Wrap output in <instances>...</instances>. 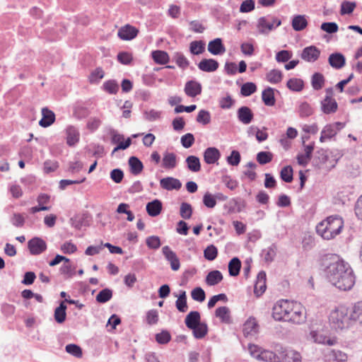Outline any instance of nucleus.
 I'll return each instance as SVG.
<instances>
[{"instance_id":"f257e3e1","label":"nucleus","mask_w":362,"mask_h":362,"mask_svg":"<svg viewBox=\"0 0 362 362\" xmlns=\"http://www.w3.org/2000/svg\"><path fill=\"white\" fill-rule=\"evenodd\" d=\"M325 272L328 281L341 291L351 290L356 276L349 264L335 254H327L322 258Z\"/></svg>"},{"instance_id":"f03ea898","label":"nucleus","mask_w":362,"mask_h":362,"mask_svg":"<svg viewBox=\"0 0 362 362\" xmlns=\"http://www.w3.org/2000/svg\"><path fill=\"white\" fill-rule=\"evenodd\" d=\"M343 226L344 221L341 217L330 216L317 225L316 232L322 238L331 240L341 233Z\"/></svg>"},{"instance_id":"7ed1b4c3","label":"nucleus","mask_w":362,"mask_h":362,"mask_svg":"<svg viewBox=\"0 0 362 362\" xmlns=\"http://www.w3.org/2000/svg\"><path fill=\"white\" fill-rule=\"evenodd\" d=\"M329 320L332 327L337 330L348 328L353 321L351 310L344 305L339 306L331 312Z\"/></svg>"},{"instance_id":"20e7f679","label":"nucleus","mask_w":362,"mask_h":362,"mask_svg":"<svg viewBox=\"0 0 362 362\" xmlns=\"http://www.w3.org/2000/svg\"><path fill=\"white\" fill-rule=\"evenodd\" d=\"M281 21L273 16L260 17L257 21V29L260 34L268 35L271 31L280 26Z\"/></svg>"},{"instance_id":"39448f33","label":"nucleus","mask_w":362,"mask_h":362,"mask_svg":"<svg viewBox=\"0 0 362 362\" xmlns=\"http://www.w3.org/2000/svg\"><path fill=\"white\" fill-rule=\"evenodd\" d=\"M248 351L252 356L258 360L266 362H278L279 360L276 353L269 350H264L259 346L254 344H248Z\"/></svg>"},{"instance_id":"423d86ee","label":"nucleus","mask_w":362,"mask_h":362,"mask_svg":"<svg viewBox=\"0 0 362 362\" xmlns=\"http://www.w3.org/2000/svg\"><path fill=\"white\" fill-rule=\"evenodd\" d=\"M332 151H329L328 150L324 148H320L315 153V156L313 158V163L315 165H320L322 164H325L332 158V160L330 161L332 167H334L335 164L337 163L338 160L341 157L339 153H337L333 156Z\"/></svg>"},{"instance_id":"0eeeda50","label":"nucleus","mask_w":362,"mask_h":362,"mask_svg":"<svg viewBox=\"0 0 362 362\" xmlns=\"http://www.w3.org/2000/svg\"><path fill=\"white\" fill-rule=\"evenodd\" d=\"M291 301L288 300H281L278 301L273 307L272 316L275 320L286 321L288 319Z\"/></svg>"},{"instance_id":"6e6552de","label":"nucleus","mask_w":362,"mask_h":362,"mask_svg":"<svg viewBox=\"0 0 362 362\" xmlns=\"http://www.w3.org/2000/svg\"><path fill=\"white\" fill-rule=\"evenodd\" d=\"M290 308L291 310H289L288 319L286 320V322H290L294 324H301L304 322L306 317L305 309L301 305L296 302L291 301Z\"/></svg>"},{"instance_id":"1a4fd4ad","label":"nucleus","mask_w":362,"mask_h":362,"mask_svg":"<svg viewBox=\"0 0 362 362\" xmlns=\"http://www.w3.org/2000/svg\"><path fill=\"white\" fill-rule=\"evenodd\" d=\"M277 351L279 352L277 357L279 358L278 362H301V356L296 351L283 347H281Z\"/></svg>"},{"instance_id":"9d476101","label":"nucleus","mask_w":362,"mask_h":362,"mask_svg":"<svg viewBox=\"0 0 362 362\" xmlns=\"http://www.w3.org/2000/svg\"><path fill=\"white\" fill-rule=\"evenodd\" d=\"M28 247L31 255H38L47 250V244L42 238L35 237L28 242Z\"/></svg>"},{"instance_id":"9b49d317","label":"nucleus","mask_w":362,"mask_h":362,"mask_svg":"<svg viewBox=\"0 0 362 362\" xmlns=\"http://www.w3.org/2000/svg\"><path fill=\"white\" fill-rule=\"evenodd\" d=\"M162 252L166 260L170 262L172 270L177 271L180 267V262L176 253L168 245L162 248Z\"/></svg>"},{"instance_id":"f8f14e48","label":"nucleus","mask_w":362,"mask_h":362,"mask_svg":"<svg viewBox=\"0 0 362 362\" xmlns=\"http://www.w3.org/2000/svg\"><path fill=\"white\" fill-rule=\"evenodd\" d=\"M320 55V50L314 45L305 47L300 54L301 59L308 62H315Z\"/></svg>"},{"instance_id":"ddd939ff","label":"nucleus","mask_w":362,"mask_h":362,"mask_svg":"<svg viewBox=\"0 0 362 362\" xmlns=\"http://www.w3.org/2000/svg\"><path fill=\"white\" fill-rule=\"evenodd\" d=\"M259 326L255 317H250L243 325V332L245 337H252L257 334Z\"/></svg>"},{"instance_id":"4468645a","label":"nucleus","mask_w":362,"mask_h":362,"mask_svg":"<svg viewBox=\"0 0 362 362\" xmlns=\"http://www.w3.org/2000/svg\"><path fill=\"white\" fill-rule=\"evenodd\" d=\"M138 33L137 28L130 25H126L119 29L117 35L122 40H132L137 36Z\"/></svg>"},{"instance_id":"2eb2a0df","label":"nucleus","mask_w":362,"mask_h":362,"mask_svg":"<svg viewBox=\"0 0 362 362\" xmlns=\"http://www.w3.org/2000/svg\"><path fill=\"white\" fill-rule=\"evenodd\" d=\"M160 186L168 191L179 190L182 187V182L177 178L167 177L160 180Z\"/></svg>"},{"instance_id":"dca6fc26","label":"nucleus","mask_w":362,"mask_h":362,"mask_svg":"<svg viewBox=\"0 0 362 362\" xmlns=\"http://www.w3.org/2000/svg\"><path fill=\"white\" fill-rule=\"evenodd\" d=\"M237 117L241 123L249 124L254 119V114L250 107L242 106L237 110Z\"/></svg>"},{"instance_id":"f3484780","label":"nucleus","mask_w":362,"mask_h":362,"mask_svg":"<svg viewBox=\"0 0 362 362\" xmlns=\"http://www.w3.org/2000/svg\"><path fill=\"white\" fill-rule=\"evenodd\" d=\"M221 158V153L216 147H209L204 152V160L206 164H214Z\"/></svg>"},{"instance_id":"a211bd4d","label":"nucleus","mask_w":362,"mask_h":362,"mask_svg":"<svg viewBox=\"0 0 362 362\" xmlns=\"http://www.w3.org/2000/svg\"><path fill=\"white\" fill-rule=\"evenodd\" d=\"M202 85L196 81H189L185 83V93L189 97H196L202 93Z\"/></svg>"},{"instance_id":"6ab92c4d","label":"nucleus","mask_w":362,"mask_h":362,"mask_svg":"<svg viewBox=\"0 0 362 362\" xmlns=\"http://www.w3.org/2000/svg\"><path fill=\"white\" fill-rule=\"evenodd\" d=\"M208 51L214 55H221L226 52V47L221 38H216L208 44Z\"/></svg>"},{"instance_id":"aec40b11","label":"nucleus","mask_w":362,"mask_h":362,"mask_svg":"<svg viewBox=\"0 0 362 362\" xmlns=\"http://www.w3.org/2000/svg\"><path fill=\"white\" fill-rule=\"evenodd\" d=\"M198 68L205 72H214L219 66L218 62L214 59H203L197 64Z\"/></svg>"},{"instance_id":"412c9836","label":"nucleus","mask_w":362,"mask_h":362,"mask_svg":"<svg viewBox=\"0 0 362 362\" xmlns=\"http://www.w3.org/2000/svg\"><path fill=\"white\" fill-rule=\"evenodd\" d=\"M328 62L332 68L339 69L345 65L346 59L341 53L335 52L329 55Z\"/></svg>"},{"instance_id":"4be33fe9","label":"nucleus","mask_w":362,"mask_h":362,"mask_svg":"<svg viewBox=\"0 0 362 362\" xmlns=\"http://www.w3.org/2000/svg\"><path fill=\"white\" fill-rule=\"evenodd\" d=\"M42 117L39 122L40 126L42 127H48L52 125L55 121V115L53 111L47 107L42 109Z\"/></svg>"},{"instance_id":"5701e85b","label":"nucleus","mask_w":362,"mask_h":362,"mask_svg":"<svg viewBox=\"0 0 362 362\" xmlns=\"http://www.w3.org/2000/svg\"><path fill=\"white\" fill-rule=\"evenodd\" d=\"M266 288V273L261 271L257 274L254 292L257 296H259L265 291Z\"/></svg>"},{"instance_id":"b1692460","label":"nucleus","mask_w":362,"mask_h":362,"mask_svg":"<svg viewBox=\"0 0 362 362\" xmlns=\"http://www.w3.org/2000/svg\"><path fill=\"white\" fill-rule=\"evenodd\" d=\"M228 197L223 193L217 192L211 194L209 192H206L203 197V204H216V202H226Z\"/></svg>"},{"instance_id":"393cba45","label":"nucleus","mask_w":362,"mask_h":362,"mask_svg":"<svg viewBox=\"0 0 362 362\" xmlns=\"http://www.w3.org/2000/svg\"><path fill=\"white\" fill-rule=\"evenodd\" d=\"M66 144L69 146H75L79 141V132L74 126H69L66 129Z\"/></svg>"},{"instance_id":"a878e982","label":"nucleus","mask_w":362,"mask_h":362,"mask_svg":"<svg viewBox=\"0 0 362 362\" xmlns=\"http://www.w3.org/2000/svg\"><path fill=\"white\" fill-rule=\"evenodd\" d=\"M338 105L336 100L333 98L325 97L321 102V108L324 113L330 114L334 113L337 110Z\"/></svg>"},{"instance_id":"bb28decb","label":"nucleus","mask_w":362,"mask_h":362,"mask_svg":"<svg viewBox=\"0 0 362 362\" xmlns=\"http://www.w3.org/2000/svg\"><path fill=\"white\" fill-rule=\"evenodd\" d=\"M128 164L129 171L134 175H138L144 169L143 163L136 156H131L129 158Z\"/></svg>"},{"instance_id":"cd10ccee","label":"nucleus","mask_w":362,"mask_h":362,"mask_svg":"<svg viewBox=\"0 0 362 362\" xmlns=\"http://www.w3.org/2000/svg\"><path fill=\"white\" fill-rule=\"evenodd\" d=\"M177 165V156L174 153L165 152L162 160V167L165 169H173Z\"/></svg>"},{"instance_id":"c85d7f7f","label":"nucleus","mask_w":362,"mask_h":362,"mask_svg":"<svg viewBox=\"0 0 362 362\" xmlns=\"http://www.w3.org/2000/svg\"><path fill=\"white\" fill-rule=\"evenodd\" d=\"M223 279V274L218 270L209 272L206 276L205 282L209 286H216Z\"/></svg>"},{"instance_id":"c756f323","label":"nucleus","mask_w":362,"mask_h":362,"mask_svg":"<svg viewBox=\"0 0 362 362\" xmlns=\"http://www.w3.org/2000/svg\"><path fill=\"white\" fill-rule=\"evenodd\" d=\"M262 100L266 106H274L276 103L274 89L267 87L262 93Z\"/></svg>"},{"instance_id":"7c9ffc66","label":"nucleus","mask_w":362,"mask_h":362,"mask_svg":"<svg viewBox=\"0 0 362 362\" xmlns=\"http://www.w3.org/2000/svg\"><path fill=\"white\" fill-rule=\"evenodd\" d=\"M292 28L296 31H301L308 26V21L304 15H296L291 22Z\"/></svg>"},{"instance_id":"2f4dec72","label":"nucleus","mask_w":362,"mask_h":362,"mask_svg":"<svg viewBox=\"0 0 362 362\" xmlns=\"http://www.w3.org/2000/svg\"><path fill=\"white\" fill-rule=\"evenodd\" d=\"M185 322L189 329L194 328V326L201 322L200 313L198 311L189 312L185 317Z\"/></svg>"},{"instance_id":"473e14b6","label":"nucleus","mask_w":362,"mask_h":362,"mask_svg":"<svg viewBox=\"0 0 362 362\" xmlns=\"http://www.w3.org/2000/svg\"><path fill=\"white\" fill-rule=\"evenodd\" d=\"M215 315L223 323L229 324L231 322L230 311L226 306L218 308L215 311Z\"/></svg>"},{"instance_id":"72a5a7b5","label":"nucleus","mask_w":362,"mask_h":362,"mask_svg":"<svg viewBox=\"0 0 362 362\" xmlns=\"http://www.w3.org/2000/svg\"><path fill=\"white\" fill-rule=\"evenodd\" d=\"M151 57L156 64L161 65L166 64L170 60L168 54L163 50L153 51Z\"/></svg>"},{"instance_id":"f704fd0d","label":"nucleus","mask_w":362,"mask_h":362,"mask_svg":"<svg viewBox=\"0 0 362 362\" xmlns=\"http://www.w3.org/2000/svg\"><path fill=\"white\" fill-rule=\"evenodd\" d=\"M185 162L189 170L197 173L201 170V163L199 158L196 156H189L187 157Z\"/></svg>"},{"instance_id":"c9c22d12","label":"nucleus","mask_w":362,"mask_h":362,"mask_svg":"<svg viewBox=\"0 0 362 362\" xmlns=\"http://www.w3.org/2000/svg\"><path fill=\"white\" fill-rule=\"evenodd\" d=\"M66 305L64 301H62L59 305L54 310V320L57 323H63L66 317Z\"/></svg>"},{"instance_id":"e433bc0d","label":"nucleus","mask_w":362,"mask_h":362,"mask_svg":"<svg viewBox=\"0 0 362 362\" xmlns=\"http://www.w3.org/2000/svg\"><path fill=\"white\" fill-rule=\"evenodd\" d=\"M334 126L328 124L325 126L321 132V136L320 137V141L323 143L326 139H331L337 135L336 129L333 128Z\"/></svg>"},{"instance_id":"4c0bfd02","label":"nucleus","mask_w":362,"mask_h":362,"mask_svg":"<svg viewBox=\"0 0 362 362\" xmlns=\"http://www.w3.org/2000/svg\"><path fill=\"white\" fill-rule=\"evenodd\" d=\"M241 268V262L238 257H233L228 263V272L231 276L239 274Z\"/></svg>"},{"instance_id":"58836bf2","label":"nucleus","mask_w":362,"mask_h":362,"mask_svg":"<svg viewBox=\"0 0 362 362\" xmlns=\"http://www.w3.org/2000/svg\"><path fill=\"white\" fill-rule=\"evenodd\" d=\"M193 332V335L196 339L204 338L208 332L207 325L204 322H200L197 325L194 326V328L191 329Z\"/></svg>"},{"instance_id":"ea45409f","label":"nucleus","mask_w":362,"mask_h":362,"mask_svg":"<svg viewBox=\"0 0 362 362\" xmlns=\"http://www.w3.org/2000/svg\"><path fill=\"white\" fill-rule=\"evenodd\" d=\"M173 61H174L176 64L182 69H186L189 64V60L186 58L183 53L180 52H176L173 54Z\"/></svg>"},{"instance_id":"a19ab883","label":"nucleus","mask_w":362,"mask_h":362,"mask_svg":"<svg viewBox=\"0 0 362 362\" xmlns=\"http://www.w3.org/2000/svg\"><path fill=\"white\" fill-rule=\"evenodd\" d=\"M325 81V77L322 74L318 72L315 73L311 78L313 88L315 90H320L324 86Z\"/></svg>"},{"instance_id":"79ce46f5","label":"nucleus","mask_w":362,"mask_h":362,"mask_svg":"<svg viewBox=\"0 0 362 362\" xmlns=\"http://www.w3.org/2000/svg\"><path fill=\"white\" fill-rule=\"evenodd\" d=\"M102 88L103 90L111 95L116 94L119 88L117 82L114 79L105 81Z\"/></svg>"},{"instance_id":"37998d69","label":"nucleus","mask_w":362,"mask_h":362,"mask_svg":"<svg viewBox=\"0 0 362 362\" xmlns=\"http://www.w3.org/2000/svg\"><path fill=\"white\" fill-rule=\"evenodd\" d=\"M205 50V43L202 40H194L189 44V51L194 55H199Z\"/></svg>"},{"instance_id":"c03bdc74","label":"nucleus","mask_w":362,"mask_h":362,"mask_svg":"<svg viewBox=\"0 0 362 362\" xmlns=\"http://www.w3.org/2000/svg\"><path fill=\"white\" fill-rule=\"evenodd\" d=\"M353 321L358 322L362 325V301L355 303L351 309Z\"/></svg>"},{"instance_id":"a18cd8bd","label":"nucleus","mask_w":362,"mask_h":362,"mask_svg":"<svg viewBox=\"0 0 362 362\" xmlns=\"http://www.w3.org/2000/svg\"><path fill=\"white\" fill-rule=\"evenodd\" d=\"M276 247L272 245L266 249L262 250L261 256L266 262H272L276 256Z\"/></svg>"},{"instance_id":"49530a36","label":"nucleus","mask_w":362,"mask_h":362,"mask_svg":"<svg viewBox=\"0 0 362 362\" xmlns=\"http://www.w3.org/2000/svg\"><path fill=\"white\" fill-rule=\"evenodd\" d=\"M286 86L291 90H293L295 92H299L303 90V86H304V83L302 79L292 78H290L287 81Z\"/></svg>"},{"instance_id":"de8ad7c7","label":"nucleus","mask_w":362,"mask_h":362,"mask_svg":"<svg viewBox=\"0 0 362 362\" xmlns=\"http://www.w3.org/2000/svg\"><path fill=\"white\" fill-rule=\"evenodd\" d=\"M112 297V291L110 288H106L101 290L95 297L98 303H105L109 301Z\"/></svg>"},{"instance_id":"09e8293b","label":"nucleus","mask_w":362,"mask_h":362,"mask_svg":"<svg viewBox=\"0 0 362 362\" xmlns=\"http://www.w3.org/2000/svg\"><path fill=\"white\" fill-rule=\"evenodd\" d=\"M283 78L282 72L278 69H272L267 74V80L273 84H276L281 81Z\"/></svg>"},{"instance_id":"8fccbe9b","label":"nucleus","mask_w":362,"mask_h":362,"mask_svg":"<svg viewBox=\"0 0 362 362\" xmlns=\"http://www.w3.org/2000/svg\"><path fill=\"white\" fill-rule=\"evenodd\" d=\"M329 356L333 362H346L348 358L346 354L340 350H332Z\"/></svg>"},{"instance_id":"3c124183","label":"nucleus","mask_w":362,"mask_h":362,"mask_svg":"<svg viewBox=\"0 0 362 362\" xmlns=\"http://www.w3.org/2000/svg\"><path fill=\"white\" fill-rule=\"evenodd\" d=\"M293 168L291 165L284 167L280 172V177L285 182H291L293 180Z\"/></svg>"},{"instance_id":"603ef678","label":"nucleus","mask_w":362,"mask_h":362,"mask_svg":"<svg viewBox=\"0 0 362 362\" xmlns=\"http://www.w3.org/2000/svg\"><path fill=\"white\" fill-rule=\"evenodd\" d=\"M257 90V86L252 82H247L243 84L240 88V93L243 96L247 97L253 94Z\"/></svg>"},{"instance_id":"864d4df0","label":"nucleus","mask_w":362,"mask_h":362,"mask_svg":"<svg viewBox=\"0 0 362 362\" xmlns=\"http://www.w3.org/2000/svg\"><path fill=\"white\" fill-rule=\"evenodd\" d=\"M273 154L269 151H260L257 154V161L260 165H265L272 160Z\"/></svg>"},{"instance_id":"5fc2aeb1","label":"nucleus","mask_w":362,"mask_h":362,"mask_svg":"<svg viewBox=\"0 0 362 362\" xmlns=\"http://www.w3.org/2000/svg\"><path fill=\"white\" fill-rule=\"evenodd\" d=\"M196 120L198 123L206 125L211 122V114L208 110H201L198 112Z\"/></svg>"},{"instance_id":"6e6d98bb","label":"nucleus","mask_w":362,"mask_h":362,"mask_svg":"<svg viewBox=\"0 0 362 362\" xmlns=\"http://www.w3.org/2000/svg\"><path fill=\"white\" fill-rule=\"evenodd\" d=\"M235 103V100L232 98L229 93H227L225 97L221 98L218 100V105L221 109H230Z\"/></svg>"},{"instance_id":"4d7b16f0","label":"nucleus","mask_w":362,"mask_h":362,"mask_svg":"<svg viewBox=\"0 0 362 362\" xmlns=\"http://www.w3.org/2000/svg\"><path fill=\"white\" fill-rule=\"evenodd\" d=\"M105 76V72L101 67H97L94 69L89 76V81L91 83H98Z\"/></svg>"},{"instance_id":"13d9d810","label":"nucleus","mask_w":362,"mask_h":362,"mask_svg":"<svg viewBox=\"0 0 362 362\" xmlns=\"http://www.w3.org/2000/svg\"><path fill=\"white\" fill-rule=\"evenodd\" d=\"M65 349L67 353L70 354L71 355L76 358H81L83 356L81 348L76 344H67L65 347Z\"/></svg>"},{"instance_id":"bf43d9fd","label":"nucleus","mask_w":362,"mask_h":362,"mask_svg":"<svg viewBox=\"0 0 362 362\" xmlns=\"http://www.w3.org/2000/svg\"><path fill=\"white\" fill-rule=\"evenodd\" d=\"M217 255L218 250L214 245H209L204 251V257L209 261L214 260Z\"/></svg>"},{"instance_id":"052dcab7","label":"nucleus","mask_w":362,"mask_h":362,"mask_svg":"<svg viewBox=\"0 0 362 362\" xmlns=\"http://www.w3.org/2000/svg\"><path fill=\"white\" fill-rule=\"evenodd\" d=\"M146 243L148 248L153 250H157L161 245L160 239L157 235H151L148 237L146 239Z\"/></svg>"},{"instance_id":"680f3d73","label":"nucleus","mask_w":362,"mask_h":362,"mask_svg":"<svg viewBox=\"0 0 362 362\" xmlns=\"http://www.w3.org/2000/svg\"><path fill=\"white\" fill-rule=\"evenodd\" d=\"M227 163L233 166H237L239 165L241 160L240 153L238 151L233 150L230 155L226 158Z\"/></svg>"},{"instance_id":"e2e57ef3","label":"nucleus","mask_w":362,"mask_h":362,"mask_svg":"<svg viewBox=\"0 0 362 362\" xmlns=\"http://www.w3.org/2000/svg\"><path fill=\"white\" fill-rule=\"evenodd\" d=\"M356 3L352 1H344L341 4L340 13L341 15L350 14L356 8Z\"/></svg>"},{"instance_id":"0e129e2a","label":"nucleus","mask_w":362,"mask_h":362,"mask_svg":"<svg viewBox=\"0 0 362 362\" xmlns=\"http://www.w3.org/2000/svg\"><path fill=\"white\" fill-rule=\"evenodd\" d=\"M88 115L89 110L84 106L77 105L74 109V115L78 119L86 118Z\"/></svg>"},{"instance_id":"69168bd1","label":"nucleus","mask_w":362,"mask_h":362,"mask_svg":"<svg viewBox=\"0 0 362 362\" xmlns=\"http://www.w3.org/2000/svg\"><path fill=\"white\" fill-rule=\"evenodd\" d=\"M313 110L311 106L307 103L303 102L299 106V115L300 117H307L313 115Z\"/></svg>"},{"instance_id":"338daca9","label":"nucleus","mask_w":362,"mask_h":362,"mask_svg":"<svg viewBox=\"0 0 362 362\" xmlns=\"http://www.w3.org/2000/svg\"><path fill=\"white\" fill-rule=\"evenodd\" d=\"M43 165L44 173L46 174L53 173L59 168V163L55 160H47L44 162Z\"/></svg>"},{"instance_id":"774afa93","label":"nucleus","mask_w":362,"mask_h":362,"mask_svg":"<svg viewBox=\"0 0 362 362\" xmlns=\"http://www.w3.org/2000/svg\"><path fill=\"white\" fill-rule=\"evenodd\" d=\"M11 223L16 228H22L25 224V218L21 214L14 213L11 217Z\"/></svg>"}]
</instances>
